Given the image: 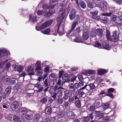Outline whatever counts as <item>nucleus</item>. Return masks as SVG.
<instances>
[{
    "instance_id": "nucleus-1",
    "label": "nucleus",
    "mask_w": 122,
    "mask_h": 122,
    "mask_svg": "<svg viewBox=\"0 0 122 122\" xmlns=\"http://www.w3.org/2000/svg\"><path fill=\"white\" fill-rule=\"evenodd\" d=\"M65 12V11H64L63 13H62L61 14H59L58 15L57 19V21L59 22L58 23V24L59 25L58 29V33L60 34H62L64 31L63 26L61 25V23L63 21V19L64 18V16L63 15V14Z\"/></svg>"
},
{
    "instance_id": "nucleus-2",
    "label": "nucleus",
    "mask_w": 122,
    "mask_h": 122,
    "mask_svg": "<svg viewBox=\"0 0 122 122\" xmlns=\"http://www.w3.org/2000/svg\"><path fill=\"white\" fill-rule=\"evenodd\" d=\"M35 75L36 76H41L43 74V72L42 70L41 64L40 61H36L35 65Z\"/></svg>"
},
{
    "instance_id": "nucleus-3",
    "label": "nucleus",
    "mask_w": 122,
    "mask_h": 122,
    "mask_svg": "<svg viewBox=\"0 0 122 122\" xmlns=\"http://www.w3.org/2000/svg\"><path fill=\"white\" fill-rule=\"evenodd\" d=\"M56 0H51L50 1V4L51 5H48L47 4H45L42 6L43 8V10H45V11H49L48 10H49L50 9H53L56 5H55V4H52L53 3H54L55 1H56Z\"/></svg>"
},
{
    "instance_id": "nucleus-4",
    "label": "nucleus",
    "mask_w": 122,
    "mask_h": 122,
    "mask_svg": "<svg viewBox=\"0 0 122 122\" xmlns=\"http://www.w3.org/2000/svg\"><path fill=\"white\" fill-rule=\"evenodd\" d=\"M37 13L38 15H40L43 14H44V16L46 17L52 15L53 14V12H50L49 11H46L44 10H39Z\"/></svg>"
},
{
    "instance_id": "nucleus-5",
    "label": "nucleus",
    "mask_w": 122,
    "mask_h": 122,
    "mask_svg": "<svg viewBox=\"0 0 122 122\" xmlns=\"http://www.w3.org/2000/svg\"><path fill=\"white\" fill-rule=\"evenodd\" d=\"M96 6L98 7L101 9V10H105L107 8V5L106 2H101L100 3L96 4Z\"/></svg>"
},
{
    "instance_id": "nucleus-6",
    "label": "nucleus",
    "mask_w": 122,
    "mask_h": 122,
    "mask_svg": "<svg viewBox=\"0 0 122 122\" xmlns=\"http://www.w3.org/2000/svg\"><path fill=\"white\" fill-rule=\"evenodd\" d=\"M87 89L84 86L77 91L76 92H77L78 95L80 97H83L85 96V93L86 92Z\"/></svg>"
},
{
    "instance_id": "nucleus-7",
    "label": "nucleus",
    "mask_w": 122,
    "mask_h": 122,
    "mask_svg": "<svg viewBox=\"0 0 122 122\" xmlns=\"http://www.w3.org/2000/svg\"><path fill=\"white\" fill-rule=\"evenodd\" d=\"M10 53L9 51L4 48H1L0 49V58L3 57L5 56H6L9 55Z\"/></svg>"
},
{
    "instance_id": "nucleus-8",
    "label": "nucleus",
    "mask_w": 122,
    "mask_h": 122,
    "mask_svg": "<svg viewBox=\"0 0 122 122\" xmlns=\"http://www.w3.org/2000/svg\"><path fill=\"white\" fill-rule=\"evenodd\" d=\"M33 112L31 110H29L28 113L25 115V119L27 122L29 121L32 120L33 118V116L32 114Z\"/></svg>"
},
{
    "instance_id": "nucleus-9",
    "label": "nucleus",
    "mask_w": 122,
    "mask_h": 122,
    "mask_svg": "<svg viewBox=\"0 0 122 122\" xmlns=\"http://www.w3.org/2000/svg\"><path fill=\"white\" fill-rule=\"evenodd\" d=\"M119 33L115 30L113 32V34L111 36V41L116 42L119 40Z\"/></svg>"
},
{
    "instance_id": "nucleus-10",
    "label": "nucleus",
    "mask_w": 122,
    "mask_h": 122,
    "mask_svg": "<svg viewBox=\"0 0 122 122\" xmlns=\"http://www.w3.org/2000/svg\"><path fill=\"white\" fill-rule=\"evenodd\" d=\"M89 31L87 28H84L83 29V37L85 40H86L89 38Z\"/></svg>"
},
{
    "instance_id": "nucleus-11",
    "label": "nucleus",
    "mask_w": 122,
    "mask_h": 122,
    "mask_svg": "<svg viewBox=\"0 0 122 122\" xmlns=\"http://www.w3.org/2000/svg\"><path fill=\"white\" fill-rule=\"evenodd\" d=\"M53 22L52 20H50L49 21H46L42 24L41 26V28L43 29L48 27L51 25Z\"/></svg>"
},
{
    "instance_id": "nucleus-12",
    "label": "nucleus",
    "mask_w": 122,
    "mask_h": 122,
    "mask_svg": "<svg viewBox=\"0 0 122 122\" xmlns=\"http://www.w3.org/2000/svg\"><path fill=\"white\" fill-rule=\"evenodd\" d=\"M77 11L74 9H72L69 15L70 18L71 20H73L75 18Z\"/></svg>"
},
{
    "instance_id": "nucleus-13",
    "label": "nucleus",
    "mask_w": 122,
    "mask_h": 122,
    "mask_svg": "<svg viewBox=\"0 0 122 122\" xmlns=\"http://www.w3.org/2000/svg\"><path fill=\"white\" fill-rule=\"evenodd\" d=\"M34 70V68L32 66H29L27 67L26 71L28 72V75H34L35 73L33 72Z\"/></svg>"
},
{
    "instance_id": "nucleus-14",
    "label": "nucleus",
    "mask_w": 122,
    "mask_h": 122,
    "mask_svg": "<svg viewBox=\"0 0 122 122\" xmlns=\"http://www.w3.org/2000/svg\"><path fill=\"white\" fill-rule=\"evenodd\" d=\"M19 103L18 102L16 101L13 102L11 105V108L12 110H15L17 109L19 106Z\"/></svg>"
},
{
    "instance_id": "nucleus-15",
    "label": "nucleus",
    "mask_w": 122,
    "mask_h": 122,
    "mask_svg": "<svg viewBox=\"0 0 122 122\" xmlns=\"http://www.w3.org/2000/svg\"><path fill=\"white\" fill-rule=\"evenodd\" d=\"M30 110L26 108L21 109L20 111V116L22 117L28 112L29 110Z\"/></svg>"
},
{
    "instance_id": "nucleus-16",
    "label": "nucleus",
    "mask_w": 122,
    "mask_h": 122,
    "mask_svg": "<svg viewBox=\"0 0 122 122\" xmlns=\"http://www.w3.org/2000/svg\"><path fill=\"white\" fill-rule=\"evenodd\" d=\"M41 115L39 113H36L35 115L33 118L34 122H38L40 118Z\"/></svg>"
},
{
    "instance_id": "nucleus-17",
    "label": "nucleus",
    "mask_w": 122,
    "mask_h": 122,
    "mask_svg": "<svg viewBox=\"0 0 122 122\" xmlns=\"http://www.w3.org/2000/svg\"><path fill=\"white\" fill-rule=\"evenodd\" d=\"M96 35L100 37H101L103 35V30L102 29L99 28L96 30Z\"/></svg>"
},
{
    "instance_id": "nucleus-18",
    "label": "nucleus",
    "mask_w": 122,
    "mask_h": 122,
    "mask_svg": "<svg viewBox=\"0 0 122 122\" xmlns=\"http://www.w3.org/2000/svg\"><path fill=\"white\" fill-rule=\"evenodd\" d=\"M107 72V70L99 69L97 70V73L99 75L104 74Z\"/></svg>"
},
{
    "instance_id": "nucleus-19",
    "label": "nucleus",
    "mask_w": 122,
    "mask_h": 122,
    "mask_svg": "<svg viewBox=\"0 0 122 122\" xmlns=\"http://www.w3.org/2000/svg\"><path fill=\"white\" fill-rule=\"evenodd\" d=\"M45 112L48 115H49L51 113L52 110L51 107L49 105H47L45 110Z\"/></svg>"
},
{
    "instance_id": "nucleus-20",
    "label": "nucleus",
    "mask_w": 122,
    "mask_h": 122,
    "mask_svg": "<svg viewBox=\"0 0 122 122\" xmlns=\"http://www.w3.org/2000/svg\"><path fill=\"white\" fill-rule=\"evenodd\" d=\"M84 86L87 89V90H88V89L89 88H90V89L91 90L94 89L95 87L94 84L93 83L89 84L87 85H86Z\"/></svg>"
},
{
    "instance_id": "nucleus-21",
    "label": "nucleus",
    "mask_w": 122,
    "mask_h": 122,
    "mask_svg": "<svg viewBox=\"0 0 122 122\" xmlns=\"http://www.w3.org/2000/svg\"><path fill=\"white\" fill-rule=\"evenodd\" d=\"M38 18L36 17V16L30 15L29 16V20L31 21L35 22L38 20Z\"/></svg>"
},
{
    "instance_id": "nucleus-22",
    "label": "nucleus",
    "mask_w": 122,
    "mask_h": 122,
    "mask_svg": "<svg viewBox=\"0 0 122 122\" xmlns=\"http://www.w3.org/2000/svg\"><path fill=\"white\" fill-rule=\"evenodd\" d=\"M35 87L37 88L38 90L37 91V92H40L42 91L44 89L43 87H41L40 84L39 83H37L35 85Z\"/></svg>"
},
{
    "instance_id": "nucleus-23",
    "label": "nucleus",
    "mask_w": 122,
    "mask_h": 122,
    "mask_svg": "<svg viewBox=\"0 0 122 122\" xmlns=\"http://www.w3.org/2000/svg\"><path fill=\"white\" fill-rule=\"evenodd\" d=\"M12 88L10 86H8L5 89L4 94L5 95L9 94L11 92Z\"/></svg>"
},
{
    "instance_id": "nucleus-24",
    "label": "nucleus",
    "mask_w": 122,
    "mask_h": 122,
    "mask_svg": "<svg viewBox=\"0 0 122 122\" xmlns=\"http://www.w3.org/2000/svg\"><path fill=\"white\" fill-rule=\"evenodd\" d=\"M49 77L50 80H53L56 79L57 78L58 76L56 74L51 73Z\"/></svg>"
},
{
    "instance_id": "nucleus-25",
    "label": "nucleus",
    "mask_w": 122,
    "mask_h": 122,
    "mask_svg": "<svg viewBox=\"0 0 122 122\" xmlns=\"http://www.w3.org/2000/svg\"><path fill=\"white\" fill-rule=\"evenodd\" d=\"M62 79L63 80L66 81V82H69L70 81V80L69 79V76L67 74H64L62 76Z\"/></svg>"
},
{
    "instance_id": "nucleus-26",
    "label": "nucleus",
    "mask_w": 122,
    "mask_h": 122,
    "mask_svg": "<svg viewBox=\"0 0 122 122\" xmlns=\"http://www.w3.org/2000/svg\"><path fill=\"white\" fill-rule=\"evenodd\" d=\"M102 46L104 48L107 50H109V46L107 41H104L103 43Z\"/></svg>"
},
{
    "instance_id": "nucleus-27",
    "label": "nucleus",
    "mask_w": 122,
    "mask_h": 122,
    "mask_svg": "<svg viewBox=\"0 0 122 122\" xmlns=\"http://www.w3.org/2000/svg\"><path fill=\"white\" fill-rule=\"evenodd\" d=\"M74 41L77 42H83V41L82 38L79 36H76V38L74 39Z\"/></svg>"
},
{
    "instance_id": "nucleus-28",
    "label": "nucleus",
    "mask_w": 122,
    "mask_h": 122,
    "mask_svg": "<svg viewBox=\"0 0 122 122\" xmlns=\"http://www.w3.org/2000/svg\"><path fill=\"white\" fill-rule=\"evenodd\" d=\"M69 87L71 91L74 92H76V88L73 84L71 83L69 85Z\"/></svg>"
},
{
    "instance_id": "nucleus-29",
    "label": "nucleus",
    "mask_w": 122,
    "mask_h": 122,
    "mask_svg": "<svg viewBox=\"0 0 122 122\" xmlns=\"http://www.w3.org/2000/svg\"><path fill=\"white\" fill-rule=\"evenodd\" d=\"M67 115L69 118L71 119H74L75 116V114L72 112H68Z\"/></svg>"
},
{
    "instance_id": "nucleus-30",
    "label": "nucleus",
    "mask_w": 122,
    "mask_h": 122,
    "mask_svg": "<svg viewBox=\"0 0 122 122\" xmlns=\"http://www.w3.org/2000/svg\"><path fill=\"white\" fill-rule=\"evenodd\" d=\"M77 23V21H74L73 22L72 24L71 29V31L73 30L76 25Z\"/></svg>"
},
{
    "instance_id": "nucleus-31",
    "label": "nucleus",
    "mask_w": 122,
    "mask_h": 122,
    "mask_svg": "<svg viewBox=\"0 0 122 122\" xmlns=\"http://www.w3.org/2000/svg\"><path fill=\"white\" fill-rule=\"evenodd\" d=\"M75 105L76 107L78 108H79L81 106V103L79 100H78L75 102Z\"/></svg>"
},
{
    "instance_id": "nucleus-32",
    "label": "nucleus",
    "mask_w": 122,
    "mask_h": 122,
    "mask_svg": "<svg viewBox=\"0 0 122 122\" xmlns=\"http://www.w3.org/2000/svg\"><path fill=\"white\" fill-rule=\"evenodd\" d=\"M102 110L104 111L107 109L109 106V104L108 103H104L102 104Z\"/></svg>"
},
{
    "instance_id": "nucleus-33",
    "label": "nucleus",
    "mask_w": 122,
    "mask_h": 122,
    "mask_svg": "<svg viewBox=\"0 0 122 122\" xmlns=\"http://www.w3.org/2000/svg\"><path fill=\"white\" fill-rule=\"evenodd\" d=\"M79 4L82 8L84 9L86 7V5L85 2L80 0L79 1Z\"/></svg>"
},
{
    "instance_id": "nucleus-34",
    "label": "nucleus",
    "mask_w": 122,
    "mask_h": 122,
    "mask_svg": "<svg viewBox=\"0 0 122 122\" xmlns=\"http://www.w3.org/2000/svg\"><path fill=\"white\" fill-rule=\"evenodd\" d=\"M64 94L67 96L68 97H71L72 96V93L69 91L67 90L64 92Z\"/></svg>"
},
{
    "instance_id": "nucleus-35",
    "label": "nucleus",
    "mask_w": 122,
    "mask_h": 122,
    "mask_svg": "<svg viewBox=\"0 0 122 122\" xmlns=\"http://www.w3.org/2000/svg\"><path fill=\"white\" fill-rule=\"evenodd\" d=\"M60 88H58V91L57 93H56L57 96L58 97H60L62 96V90H61Z\"/></svg>"
},
{
    "instance_id": "nucleus-36",
    "label": "nucleus",
    "mask_w": 122,
    "mask_h": 122,
    "mask_svg": "<svg viewBox=\"0 0 122 122\" xmlns=\"http://www.w3.org/2000/svg\"><path fill=\"white\" fill-rule=\"evenodd\" d=\"M106 36L107 39L110 41H111V37H110V34L109 31L107 30L106 31Z\"/></svg>"
},
{
    "instance_id": "nucleus-37",
    "label": "nucleus",
    "mask_w": 122,
    "mask_h": 122,
    "mask_svg": "<svg viewBox=\"0 0 122 122\" xmlns=\"http://www.w3.org/2000/svg\"><path fill=\"white\" fill-rule=\"evenodd\" d=\"M94 46L95 47H97L99 48H101V44L98 42H96L94 44Z\"/></svg>"
},
{
    "instance_id": "nucleus-38",
    "label": "nucleus",
    "mask_w": 122,
    "mask_h": 122,
    "mask_svg": "<svg viewBox=\"0 0 122 122\" xmlns=\"http://www.w3.org/2000/svg\"><path fill=\"white\" fill-rule=\"evenodd\" d=\"M50 29L48 28L45 30L41 31V32L44 34H47L50 33Z\"/></svg>"
},
{
    "instance_id": "nucleus-39",
    "label": "nucleus",
    "mask_w": 122,
    "mask_h": 122,
    "mask_svg": "<svg viewBox=\"0 0 122 122\" xmlns=\"http://www.w3.org/2000/svg\"><path fill=\"white\" fill-rule=\"evenodd\" d=\"M65 114L63 112H61L59 113L58 114V117L59 118H61L64 116Z\"/></svg>"
},
{
    "instance_id": "nucleus-40",
    "label": "nucleus",
    "mask_w": 122,
    "mask_h": 122,
    "mask_svg": "<svg viewBox=\"0 0 122 122\" xmlns=\"http://www.w3.org/2000/svg\"><path fill=\"white\" fill-rule=\"evenodd\" d=\"M80 27H79L77 28L74 31V33L75 34H78L81 30L80 29Z\"/></svg>"
},
{
    "instance_id": "nucleus-41",
    "label": "nucleus",
    "mask_w": 122,
    "mask_h": 122,
    "mask_svg": "<svg viewBox=\"0 0 122 122\" xmlns=\"http://www.w3.org/2000/svg\"><path fill=\"white\" fill-rule=\"evenodd\" d=\"M87 72L88 74H94L96 73V72L95 70H87Z\"/></svg>"
},
{
    "instance_id": "nucleus-42",
    "label": "nucleus",
    "mask_w": 122,
    "mask_h": 122,
    "mask_svg": "<svg viewBox=\"0 0 122 122\" xmlns=\"http://www.w3.org/2000/svg\"><path fill=\"white\" fill-rule=\"evenodd\" d=\"M10 81V78L8 77L5 79L3 80V82L5 84H6L9 83Z\"/></svg>"
},
{
    "instance_id": "nucleus-43",
    "label": "nucleus",
    "mask_w": 122,
    "mask_h": 122,
    "mask_svg": "<svg viewBox=\"0 0 122 122\" xmlns=\"http://www.w3.org/2000/svg\"><path fill=\"white\" fill-rule=\"evenodd\" d=\"M108 21V18L107 17H103L101 19L103 23L107 22Z\"/></svg>"
},
{
    "instance_id": "nucleus-44",
    "label": "nucleus",
    "mask_w": 122,
    "mask_h": 122,
    "mask_svg": "<svg viewBox=\"0 0 122 122\" xmlns=\"http://www.w3.org/2000/svg\"><path fill=\"white\" fill-rule=\"evenodd\" d=\"M90 35L92 37H95L96 35V30H93L90 33Z\"/></svg>"
},
{
    "instance_id": "nucleus-45",
    "label": "nucleus",
    "mask_w": 122,
    "mask_h": 122,
    "mask_svg": "<svg viewBox=\"0 0 122 122\" xmlns=\"http://www.w3.org/2000/svg\"><path fill=\"white\" fill-rule=\"evenodd\" d=\"M103 114L102 113H100L98 115L97 117L100 119H102L103 117Z\"/></svg>"
},
{
    "instance_id": "nucleus-46",
    "label": "nucleus",
    "mask_w": 122,
    "mask_h": 122,
    "mask_svg": "<svg viewBox=\"0 0 122 122\" xmlns=\"http://www.w3.org/2000/svg\"><path fill=\"white\" fill-rule=\"evenodd\" d=\"M94 3L92 2H89L88 3V7L90 8H93L94 7Z\"/></svg>"
},
{
    "instance_id": "nucleus-47",
    "label": "nucleus",
    "mask_w": 122,
    "mask_h": 122,
    "mask_svg": "<svg viewBox=\"0 0 122 122\" xmlns=\"http://www.w3.org/2000/svg\"><path fill=\"white\" fill-rule=\"evenodd\" d=\"M116 16L115 15H113L111 17V22H114L116 19Z\"/></svg>"
},
{
    "instance_id": "nucleus-48",
    "label": "nucleus",
    "mask_w": 122,
    "mask_h": 122,
    "mask_svg": "<svg viewBox=\"0 0 122 122\" xmlns=\"http://www.w3.org/2000/svg\"><path fill=\"white\" fill-rule=\"evenodd\" d=\"M47 100V98L45 97L42 98L41 100V102L42 103H45Z\"/></svg>"
},
{
    "instance_id": "nucleus-49",
    "label": "nucleus",
    "mask_w": 122,
    "mask_h": 122,
    "mask_svg": "<svg viewBox=\"0 0 122 122\" xmlns=\"http://www.w3.org/2000/svg\"><path fill=\"white\" fill-rule=\"evenodd\" d=\"M3 66V64H0V73L2 72L5 70Z\"/></svg>"
},
{
    "instance_id": "nucleus-50",
    "label": "nucleus",
    "mask_w": 122,
    "mask_h": 122,
    "mask_svg": "<svg viewBox=\"0 0 122 122\" xmlns=\"http://www.w3.org/2000/svg\"><path fill=\"white\" fill-rule=\"evenodd\" d=\"M20 118L17 116H14L13 117V120L15 122H18Z\"/></svg>"
},
{
    "instance_id": "nucleus-51",
    "label": "nucleus",
    "mask_w": 122,
    "mask_h": 122,
    "mask_svg": "<svg viewBox=\"0 0 122 122\" xmlns=\"http://www.w3.org/2000/svg\"><path fill=\"white\" fill-rule=\"evenodd\" d=\"M56 119V117H54L53 118L50 120L46 119L45 120V121L44 122H52L51 121H55Z\"/></svg>"
},
{
    "instance_id": "nucleus-52",
    "label": "nucleus",
    "mask_w": 122,
    "mask_h": 122,
    "mask_svg": "<svg viewBox=\"0 0 122 122\" xmlns=\"http://www.w3.org/2000/svg\"><path fill=\"white\" fill-rule=\"evenodd\" d=\"M24 69V67L22 66H18V68L17 69V71L19 72H21Z\"/></svg>"
},
{
    "instance_id": "nucleus-53",
    "label": "nucleus",
    "mask_w": 122,
    "mask_h": 122,
    "mask_svg": "<svg viewBox=\"0 0 122 122\" xmlns=\"http://www.w3.org/2000/svg\"><path fill=\"white\" fill-rule=\"evenodd\" d=\"M50 68V67L48 66H46L44 69V72L46 73L48 72L49 71Z\"/></svg>"
},
{
    "instance_id": "nucleus-54",
    "label": "nucleus",
    "mask_w": 122,
    "mask_h": 122,
    "mask_svg": "<svg viewBox=\"0 0 122 122\" xmlns=\"http://www.w3.org/2000/svg\"><path fill=\"white\" fill-rule=\"evenodd\" d=\"M74 101V97H69L68 99V102H73Z\"/></svg>"
},
{
    "instance_id": "nucleus-55",
    "label": "nucleus",
    "mask_w": 122,
    "mask_h": 122,
    "mask_svg": "<svg viewBox=\"0 0 122 122\" xmlns=\"http://www.w3.org/2000/svg\"><path fill=\"white\" fill-rule=\"evenodd\" d=\"M103 121L102 122H106L109 120V118L106 117H103L102 119Z\"/></svg>"
},
{
    "instance_id": "nucleus-56",
    "label": "nucleus",
    "mask_w": 122,
    "mask_h": 122,
    "mask_svg": "<svg viewBox=\"0 0 122 122\" xmlns=\"http://www.w3.org/2000/svg\"><path fill=\"white\" fill-rule=\"evenodd\" d=\"M32 92L31 93H28L27 95L28 96H32L35 92L34 91L33 89H31Z\"/></svg>"
},
{
    "instance_id": "nucleus-57",
    "label": "nucleus",
    "mask_w": 122,
    "mask_h": 122,
    "mask_svg": "<svg viewBox=\"0 0 122 122\" xmlns=\"http://www.w3.org/2000/svg\"><path fill=\"white\" fill-rule=\"evenodd\" d=\"M103 80L100 77L97 78L96 81L98 83H100L103 81Z\"/></svg>"
},
{
    "instance_id": "nucleus-58",
    "label": "nucleus",
    "mask_w": 122,
    "mask_h": 122,
    "mask_svg": "<svg viewBox=\"0 0 122 122\" xmlns=\"http://www.w3.org/2000/svg\"><path fill=\"white\" fill-rule=\"evenodd\" d=\"M115 91L114 88H110L108 89V93H111Z\"/></svg>"
},
{
    "instance_id": "nucleus-59",
    "label": "nucleus",
    "mask_w": 122,
    "mask_h": 122,
    "mask_svg": "<svg viewBox=\"0 0 122 122\" xmlns=\"http://www.w3.org/2000/svg\"><path fill=\"white\" fill-rule=\"evenodd\" d=\"M101 112L100 111H95L93 112V114H95V115L97 117V115Z\"/></svg>"
},
{
    "instance_id": "nucleus-60",
    "label": "nucleus",
    "mask_w": 122,
    "mask_h": 122,
    "mask_svg": "<svg viewBox=\"0 0 122 122\" xmlns=\"http://www.w3.org/2000/svg\"><path fill=\"white\" fill-rule=\"evenodd\" d=\"M95 109V106H94L91 105L90 106L89 109L91 111H94Z\"/></svg>"
},
{
    "instance_id": "nucleus-61",
    "label": "nucleus",
    "mask_w": 122,
    "mask_h": 122,
    "mask_svg": "<svg viewBox=\"0 0 122 122\" xmlns=\"http://www.w3.org/2000/svg\"><path fill=\"white\" fill-rule=\"evenodd\" d=\"M49 91L51 94H53L55 92L53 88H50Z\"/></svg>"
},
{
    "instance_id": "nucleus-62",
    "label": "nucleus",
    "mask_w": 122,
    "mask_h": 122,
    "mask_svg": "<svg viewBox=\"0 0 122 122\" xmlns=\"http://www.w3.org/2000/svg\"><path fill=\"white\" fill-rule=\"evenodd\" d=\"M71 75L72 77H73L72 79L71 80V81H73L76 80V76H75L73 74H71Z\"/></svg>"
},
{
    "instance_id": "nucleus-63",
    "label": "nucleus",
    "mask_w": 122,
    "mask_h": 122,
    "mask_svg": "<svg viewBox=\"0 0 122 122\" xmlns=\"http://www.w3.org/2000/svg\"><path fill=\"white\" fill-rule=\"evenodd\" d=\"M48 79H46L44 81V85L46 87H47L48 86Z\"/></svg>"
},
{
    "instance_id": "nucleus-64",
    "label": "nucleus",
    "mask_w": 122,
    "mask_h": 122,
    "mask_svg": "<svg viewBox=\"0 0 122 122\" xmlns=\"http://www.w3.org/2000/svg\"><path fill=\"white\" fill-rule=\"evenodd\" d=\"M117 17L119 21L121 23L122 22V15L118 16Z\"/></svg>"
}]
</instances>
